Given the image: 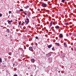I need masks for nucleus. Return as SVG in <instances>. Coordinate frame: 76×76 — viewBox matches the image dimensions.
I'll use <instances>...</instances> for the list:
<instances>
[{"instance_id":"nucleus-1","label":"nucleus","mask_w":76,"mask_h":76,"mask_svg":"<svg viewBox=\"0 0 76 76\" xmlns=\"http://www.w3.org/2000/svg\"><path fill=\"white\" fill-rule=\"evenodd\" d=\"M29 20L28 19V18H27L25 20V23L26 25H28L29 23Z\"/></svg>"},{"instance_id":"nucleus-2","label":"nucleus","mask_w":76,"mask_h":76,"mask_svg":"<svg viewBox=\"0 0 76 76\" xmlns=\"http://www.w3.org/2000/svg\"><path fill=\"white\" fill-rule=\"evenodd\" d=\"M53 24V21H51V22L50 23L49 28H50L51 27V26H52V25Z\"/></svg>"},{"instance_id":"nucleus-3","label":"nucleus","mask_w":76,"mask_h":76,"mask_svg":"<svg viewBox=\"0 0 76 76\" xmlns=\"http://www.w3.org/2000/svg\"><path fill=\"white\" fill-rule=\"evenodd\" d=\"M42 6L43 7H47V4H42Z\"/></svg>"},{"instance_id":"nucleus-4","label":"nucleus","mask_w":76,"mask_h":76,"mask_svg":"<svg viewBox=\"0 0 76 76\" xmlns=\"http://www.w3.org/2000/svg\"><path fill=\"white\" fill-rule=\"evenodd\" d=\"M52 52H50V53H48V54H47V55L48 56H51V53H52Z\"/></svg>"},{"instance_id":"nucleus-5","label":"nucleus","mask_w":76,"mask_h":76,"mask_svg":"<svg viewBox=\"0 0 76 76\" xmlns=\"http://www.w3.org/2000/svg\"><path fill=\"white\" fill-rule=\"evenodd\" d=\"M55 28L57 29H60V27L58 26H55Z\"/></svg>"},{"instance_id":"nucleus-6","label":"nucleus","mask_w":76,"mask_h":76,"mask_svg":"<svg viewBox=\"0 0 76 76\" xmlns=\"http://www.w3.org/2000/svg\"><path fill=\"white\" fill-rule=\"evenodd\" d=\"M31 61L33 63H34V61H35V59H31Z\"/></svg>"},{"instance_id":"nucleus-7","label":"nucleus","mask_w":76,"mask_h":76,"mask_svg":"<svg viewBox=\"0 0 76 76\" xmlns=\"http://www.w3.org/2000/svg\"><path fill=\"white\" fill-rule=\"evenodd\" d=\"M59 37H60V38H62V37H63V34H60L59 35Z\"/></svg>"},{"instance_id":"nucleus-8","label":"nucleus","mask_w":76,"mask_h":76,"mask_svg":"<svg viewBox=\"0 0 76 76\" xmlns=\"http://www.w3.org/2000/svg\"><path fill=\"white\" fill-rule=\"evenodd\" d=\"M64 45L65 47H67V44H66L65 43H64Z\"/></svg>"},{"instance_id":"nucleus-9","label":"nucleus","mask_w":76,"mask_h":76,"mask_svg":"<svg viewBox=\"0 0 76 76\" xmlns=\"http://www.w3.org/2000/svg\"><path fill=\"white\" fill-rule=\"evenodd\" d=\"M12 20H11V21H9L8 22V23H9V24H11V23L12 22Z\"/></svg>"},{"instance_id":"nucleus-10","label":"nucleus","mask_w":76,"mask_h":76,"mask_svg":"<svg viewBox=\"0 0 76 76\" xmlns=\"http://www.w3.org/2000/svg\"><path fill=\"white\" fill-rule=\"evenodd\" d=\"M29 50H30V51H31L32 50V47H29Z\"/></svg>"},{"instance_id":"nucleus-11","label":"nucleus","mask_w":76,"mask_h":76,"mask_svg":"<svg viewBox=\"0 0 76 76\" xmlns=\"http://www.w3.org/2000/svg\"><path fill=\"white\" fill-rule=\"evenodd\" d=\"M52 47V45H50L49 46H48V47L49 48H50Z\"/></svg>"},{"instance_id":"nucleus-12","label":"nucleus","mask_w":76,"mask_h":76,"mask_svg":"<svg viewBox=\"0 0 76 76\" xmlns=\"http://www.w3.org/2000/svg\"><path fill=\"white\" fill-rule=\"evenodd\" d=\"M55 44H56V45H57L58 46H59V45H60V44L58 43H56Z\"/></svg>"},{"instance_id":"nucleus-13","label":"nucleus","mask_w":76,"mask_h":76,"mask_svg":"<svg viewBox=\"0 0 76 76\" xmlns=\"http://www.w3.org/2000/svg\"><path fill=\"white\" fill-rule=\"evenodd\" d=\"M7 31H6L7 32H8V33H10V32L9 31H10L9 29H7Z\"/></svg>"},{"instance_id":"nucleus-14","label":"nucleus","mask_w":76,"mask_h":76,"mask_svg":"<svg viewBox=\"0 0 76 76\" xmlns=\"http://www.w3.org/2000/svg\"><path fill=\"white\" fill-rule=\"evenodd\" d=\"M28 7H29V6H27L25 7H24V8H25V9H28Z\"/></svg>"},{"instance_id":"nucleus-15","label":"nucleus","mask_w":76,"mask_h":76,"mask_svg":"<svg viewBox=\"0 0 76 76\" xmlns=\"http://www.w3.org/2000/svg\"><path fill=\"white\" fill-rule=\"evenodd\" d=\"M19 50H22V51L23 50V49L21 48H19Z\"/></svg>"},{"instance_id":"nucleus-16","label":"nucleus","mask_w":76,"mask_h":76,"mask_svg":"<svg viewBox=\"0 0 76 76\" xmlns=\"http://www.w3.org/2000/svg\"><path fill=\"white\" fill-rule=\"evenodd\" d=\"M20 12H23V10L22 9H20Z\"/></svg>"},{"instance_id":"nucleus-17","label":"nucleus","mask_w":76,"mask_h":76,"mask_svg":"<svg viewBox=\"0 0 76 76\" xmlns=\"http://www.w3.org/2000/svg\"><path fill=\"white\" fill-rule=\"evenodd\" d=\"M0 62L1 63V62H2L1 58H0Z\"/></svg>"},{"instance_id":"nucleus-18","label":"nucleus","mask_w":76,"mask_h":76,"mask_svg":"<svg viewBox=\"0 0 76 76\" xmlns=\"http://www.w3.org/2000/svg\"><path fill=\"white\" fill-rule=\"evenodd\" d=\"M52 50H53V51H54V50H55V49H54V48H52Z\"/></svg>"},{"instance_id":"nucleus-19","label":"nucleus","mask_w":76,"mask_h":76,"mask_svg":"<svg viewBox=\"0 0 76 76\" xmlns=\"http://www.w3.org/2000/svg\"><path fill=\"white\" fill-rule=\"evenodd\" d=\"M65 1V0H62L61 2H62V3H64Z\"/></svg>"},{"instance_id":"nucleus-20","label":"nucleus","mask_w":76,"mask_h":76,"mask_svg":"<svg viewBox=\"0 0 76 76\" xmlns=\"http://www.w3.org/2000/svg\"><path fill=\"white\" fill-rule=\"evenodd\" d=\"M65 25H68V23H65Z\"/></svg>"},{"instance_id":"nucleus-21","label":"nucleus","mask_w":76,"mask_h":76,"mask_svg":"<svg viewBox=\"0 0 76 76\" xmlns=\"http://www.w3.org/2000/svg\"><path fill=\"white\" fill-rule=\"evenodd\" d=\"M24 15H27V14H26V12H24Z\"/></svg>"},{"instance_id":"nucleus-22","label":"nucleus","mask_w":76,"mask_h":76,"mask_svg":"<svg viewBox=\"0 0 76 76\" xmlns=\"http://www.w3.org/2000/svg\"><path fill=\"white\" fill-rule=\"evenodd\" d=\"M12 13V12L11 11H10L9 12V14H10V13Z\"/></svg>"},{"instance_id":"nucleus-23","label":"nucleus","mask_w":76,"mask_h":76,"mask_svg":"<svg viewBox=\"0 0 76 76\" xmlns=\"http://www.w3.org/2000/svg\"><path fill=\"white\" fill-rule=\"evenodd\" d=\"M8 54H9V55H11V54H12V53H9Z\"/></svg>"},{"instance_id":"nucleus-24","label":"nucleus","mask_w":76,"mask_h":76,"mask_svg":"<svg viewBox=\"0 0 76 76\" xmlns=\"http://www.w3.org/2000/svg\"><path fill=\"white\" fill-rule=\"evenodd\" d=\"M2 16V14H0V17H1Z\"/></svg>"},{"instance_id":"nucleus-25","label":"nucleus","mask_w":76,"mask_h":76,"mask_svg":"<svg viewBox=\"0 0 76 76\" xmlns=\"http://www.w3.org/2000/svg\"><path fill=\"white\" fill-rule=\"evenodd\" d=\"M74 50L75 51H76V48H74Z\"/></svg>"},{"instance_id":"nucleus-26","label":"nucleus","mask_w":76,"mask_h":76,"mask_svg":"<svg viewBox=\"0 0 76 76\" xmlns=\"http://www.w3.org/2000/svg\"><path fill=\"white\" fill-rule=\"evenodd\" d=\"M14 76H18V75H14Z\"/></svg>"},{"instance_id":"nucleus-27","label":"nucleus","mask_w":76,"mask_h":76,"mask_svg":"<svg viewBox=\"0 0 76 76\" xmlns=\"http://www.w3.org/2000/svg\"><path fill=\"white\" fill-rule=\"evenodd\" d=\"M36 39H38V37H36Z\"/></svg>"},{"instance_id":"nucleus-28","label":"nucleus","mask_w":76,"mask_h":76,"mask_svg":"<svg viewBox=\"0 0 76 76\" xmlns=\"http://www.w3.org/2000/svg\"><path fill=\"white\" fill-rule=\"evenodd\" d=\"M66 36H67V37L69 36V35H68V34H66Z\"/></svg>"},{"instance_id":"nucleus-29","label":"nucleus","mask_w":76,"mask_h":76,"mask_svg":"<svg viewBox=\"0 0 76 76\" xmlns=\"http://www.w3.org/2000/svg\"><path fill=\"white\" fill-rule=\"evenodd\" d=\"M21 24V23H19V25H20Z\"/></svg>"},{"instance_id":"nucleus-30","label":"nucleus","mask_w":76,"mask_h":76,"mask_svg":"<svg viewBox=\"0 0 76 76\" xmlns=\"http://www.w3.org/2000/svg\"><path fill=\"white\" fill-rule=\"evenodd\" d=\"M56 23H54H54H53V24L54 25H55V24Z\"/></svg>"},{"instance_id":"nucleus-31","label":"nucleus","mask_w":76,"mask_h":76,"mask_svg":"<svg viewBox=\"0 0 76 76\" xmlns=\"http://www.w3.org/2000/svg\"><path fill=\"white\" fill-rule=\"evenodd\" d=\"M22 23L23 24H25V22H23Z\"/></svg>"},{"instance_id":"nucleus-32","label":"nucleus","mask_w":76,"mask_h":76,"mask_svg":"<svg viewBox=\"0 0 76 76\" xmlns=\"http://www.w3.org/2000/svg\"><path fill=\"white\" fill-rule=\"evenodd\" d=\"M15 20V21H16V22H17V21H18V20Z\"/></svg>"},{"instance_id":"nucleus-33","label":"nucleus","mask_w":76,"mask_h":76,"mask_svg":"<svg viewBox=\"0 0 76 76\" xmlns=\"http://www.w3.org/2000/svg\"><path fill=\"white\" fill-rule=\"evenodd\" d=\"M23 25V23H22L21 25Z\"/></svg>"},{"instance_id":"nucleus-34","label":"nucleus","mask_w":76,"mask_h":76,"mask_svg":"<svg viewBox=\"0 0 76 76\" xmlns=\"http://www.w3.org/2000/svg\"><path fill=\"white\" fill-rule=\"evenodd\" d=\"M58 73H60V71H58Z\"/></svg>"},{"instance_id":"nucleus-35","label":"nucleus","mask_w":76,"mask_h":76,"mask_svg":"<svg viewBox=\"0 0 76 76\" xmlns=\"http://www.w3.org/2000/svg\"><path fill=\"white\" fill-rule=\"evenodd\" d=\"M30 76H33V75H31Z\"/></svg>"},{"instance_id":"nucleus-36","label":"nucleus","mask_w":76,"mask_h":76,"mask_svg":"<svg viewBox=\"0 0 76 76\" xmlns=\"http://www.w3.org/2000/svg\"><path fill=\"white\" fill-rule=\"evenodd\" d=\"M4 67H6V66L4 65Z\"/></svg>"},{"instance_id":"nucleus-37","label":"nucleus","mask_w":76,"mask_h":76,"mask_svg":"<svg viewBox=\"0 0 76 76\" xmlns=\"http://www.w3.org/2000/svg\"><path fill=\"white\" fill-rule=\"evenodd\" d=\"M18 27H20V25H18Z\"/></svg>"},{"instance_id":"nucleus-38","label":"nucleus","mask_w":76,"mask_h":76,"mask_svg":"<svg viewBox=\"0 0 76 76\" xmlns=\"http://www.w3.org/2000/svg\"><path fill=\"white\" fill-rule=\"evenodd\" d=\"M20 23H21V21H20Z\"/></svg>"},{"instance_id":"nucleus-39","label":"nucleus","mask_w":76,"mask_h":76,"mask_svg":"<svg viewBox=\"0 0 76 76\" xmlns=\"http://www.w3.org/2000/svg\"><path fill=\"white\" fill-rule=\"evenodd\" d=\"M12 39H11V41H12Z\"/></svg>"},{"instance_id":"nucleus-40","label":"nucleus","mask_w":76,"mask_h":76,"mask_svg":"<svg viewBox=\"0 0 76 76\" xmlns=\"http://www.w3.org/2000/svg\"><path fill=\"white\" fill-rule=\"evenodd\" d=\"M5 36H7V35H6Z\"/></svg>"},{"instance_id":"nucleus-41","label":"nucleus","mask_w":76,"mask_h":76,"mask_svg":"<svg viewBox=\"0 0 76 76\" xmlns=\"http://www.w3.org/2000/svg\"><path fill=\"white\" fill-rule=\"evenodd\" d=\"M13 65H14V64H13Z\"/></svg>"},{"instance_id":"nucleus-42","label":"nucleus","mask_w":76,"mask_h":76,"mask_svg":"<svg viewBox=\"0 0 76 76\" xmlns=\"http://www.w3.org/2000/svg\"><path fill=\"white\" fill-rule=\"evenodd\" d=\"M28 69H29V68H28Z\"/></svg>"},{"instance_id":"nucleus-43","label":"nucleus","mask_w":76,"mask_h":76,"mask_svg":"<svg viewBox=\"0 0 76 76\" xmlns=\"http://www.w3.org/2000/svg\"><path fill=\"white\" fill-rule=\"evenodd\" d=\"M26 0V1H27V0Z\"/></svg>"}]
</instances>
